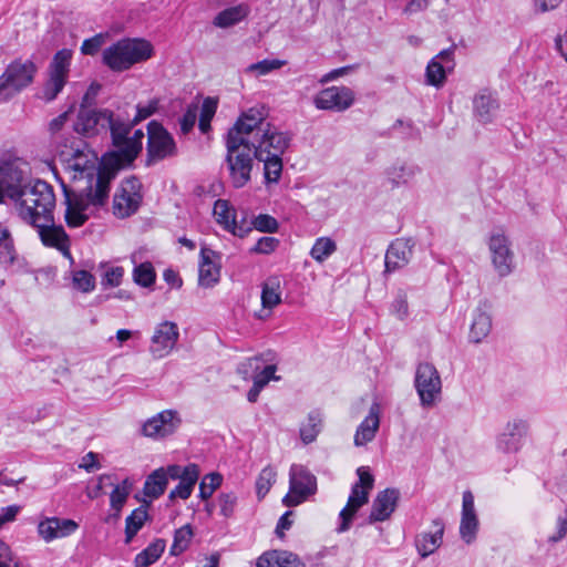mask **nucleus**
<instances>
[{
  "label": "nucleus",
  "mask_w": 567,
  "mask_h": 567,
  "mask_svg": "<svg viewBox=\"0 0 567 567\" xmlns=\"http://www.w3.org/2000/svg\"><path fill=\"white\" fill-rule=\"evenodd\" d=\"M255 131L257 132V130L254 128L251 124H247L245 121H243V118L237 117L234 125L228 128L226 135L224 136L225 144H230L231 140H241L244 142L241 145L244 148H254L256 147L258 136L255 138V141H251L248 138V135Z\"/></svg>",
  "instance_id": "obj_32"
},
{
  "label": "nucleus",
  "mask_w": 567,
  "mask_h": 567,
  "mask_svg": "<svg viewBox=\"0 0 567 567\" xmlns=\"http://www.w3.org/2000/svg\"><path fill=\"white\" fill-rule=\"evenodd\" d=\"M104 42V38L102 33H97L89 39H85L81 45V52L84 55H94L96 54L102 44Z\"/></svg>",
  "instance_id": "obj_63"
},
{
  "label": "nucleus",
  "mask_w": 567,
  "mask_h": 567,
  "mask_svg": "<svg viewBox=\"0 0 567 567\" xmlns=\"http://www.w3.org/2000/svg\"><path fill=\"white\" fill-rule=\"evenodd\" d=\"M258 161L264 163L265 183H278L282 173V156L278 154H261Z\"/></svg>",
  "instance_id": "obj_38"
},
{
  "label": "nucleus",
  "mask_w": 567,
  "mask_h": 567,
  "mask_svg": "<svg viewBox=\"0 0 567 567\" xmlns=\"http://www.w3.org/2000/svg\"><path fill=\"white\" fill-rule=\"evenodd\" d=\"M14 199L20 205V215L23 220L43 233L60 231L65 235L62 225H55L53 210L55 195L53 187L43 179H34L24 185L20 192H14Z\"/></svg>",
  "instance_id": "obj_1"
},
{
  "label": "nucleus",
  "mask_w": 567,
  "mask_h": 567,
  "mask_svg": "<svg viewBox=\"0 0 567 567\" xmlns=\"http://www.w3.org/2000/svg\"><path fill=\"white\" fill-rule=\"evenodd\" d=\"M414 246L415 241L412 238L393 240L385 251L383 275L386 276L404 268L413 256Z\"/></svg>",
  "instance_id": "obj_12"
},
{
  "label": "nucleus",
  "mask_w": 567,
  "mask_h": 567,
  "mask_svg": "<svg viewBox=\"0 0 567 567\" xmlns=\"http://www.w3.org/2000/svg\"><path fill=\"white\" fill-rule=\"evenodd\" d=\"M66 82L68 81L61 78L49 75V79L45 81L42 89V93L39 97L47 103L54 101L58 97V95L62 92Z\"/></svg>",
  "instance_id": "obj_47"
},
{
  "label": "nucleus",
  "mask_w": 567,
  "mask_h": 567,
  "mask_svg": "<svg viewBox=\"0 0 567 567\" xmlns=\"http://www.w3.org/2000/svg\"><path fill=\"white\" fill-rule=\"evenodd\" d=\"M528 430L529 425L523 419L507 422L504 431L496 437V449L505 454L517 453L523 446Z\"/></svg>",
  "instance_id": "obj_14"
},
{
  "label": "nucleus",
  "mask_w": 567,
  "mask_h": 567,
  "mask_svg": "<svg viewBox=\"0 0 567 567\" xmlns=\"http://www.w3.org/2000/svg\"><path fill=\"white\" fill-rule=\"evenodd\" d=\"M218 107V99L207 96L204 99L200 114H199V123L198 128L202 133H208L212 130L210 122L217 111Z\"/></svg>",
  "instance_id": "obj_44"
},
{
  "label": "nucleus",
  "mask_w": 567,
  "mask_h": 567,
  "mask_svg": "<svg viewBox=\"0 0 567 567\" xmlns=\"http://www.w3.org/2000/svg\"><path fill=\"white\" fill-rule=\"evenodd\" d=\"M115 178L116 175L99 162L94 188L92 183H89V185L81 192H74L64 183V181H61V188L66 208H69L70 203L72 209L85 213L90 206H105L109 202L111 184Z\"/></svg>",
  "instance_id": "obj_2"
},
{
  "label": "nucleus",
  "mask_w": 567,
  "mask_h": 567,
  "mask_svg": "<svg viewBox=\"0 0 567 567\" xmlns=\"http://www.w3.org/2000/svg\"><path fill=\"white\" fill-rule=\"evenodd\" d=\"M492 254V262L501 277H506L514 269V254L511 243L504 234L492 235L488 241Z\"/></svg>",
  "instance_id": "obj_13"
},
{
  "label": "nucleus",
  "mask_w": 567,
  "mask_h": 567,
  "mask_svg": "<svg viewBox=\"0 0 567 567\" xmlns=\"http://www.w3.org/2000/svg\"><path fill=\"white\" fill-rule=\"evenodd\" d=\"M89 218L90 217L87 214L72 209V206L69 203V208L65 209L64 219L70 228L82 227L89 220Z\"/></svg>",
  "instance_id": "obj_62"
},
{
  "label": "nucleus",
  "mask_w": 567,
  "mask_h": 567,
  "mask_svg": "<svg viewBox=\"0 0 567 567\" xmlns=\"http://www.w3.org/2000/svg\"><path fill=\"white\" fill-rule=\"evenodd\" d=\"M221 483L223 475L218 472H213L205 475L199 484L198 497H200L204 501H207L213 495V493L221 485Z\"/></svg>",
  "instance_id": "obj_49"
},
{
  "label": "nucleus",
  "mask_w": 567,
  "mask_h": 567,
  "mask_svg": "<svg viewBox=\"0 0 567 567\" xmlns=\"http://www.w3.org/2000/svg\"><path fill=\"white\" fill-rule=\"evenodd\" d=\"M285 64V61L278 59H264L249 66V70L257 71L260 75L268 74L274 70L280 69Z\"/></svg>",
  "instance_id": "obj_60"
},
{
  "label": "nucleus",
  "mask_w": 567,
  "mask_h": 567,
  "mask_svg": "<svg viewBox=\"0 0 567 567\" xmlns=\"http://www.w3.org/2000/svg\"><path fill=\"white\" fill-rule=\"evenodd\" d=\"M24 172L19 167L16 161H3L0 163V185L4 190L6 197L14 199V192H20L24 187Z\"/></svg>",
  "instance_id": "obj_23"
},
{
  "label": "nucleus",
  "mask_w": 567,
  "mask_h": 567,
  "mask_svg": "<svg viewBox=\"0 0 567 567\" xmlns=\"http://www.w3.org/2000/svg\"><path fill=\"white\" fill-rule=\"evenodd\" d=\"M181 423L175 410H164L143 424L142 433L148 437L163 439L174 434Z\"/></svg>",
  "instance_id": "obj_16"
},
{
  "label": "nucleus",
  "mask_w": 567,
  "mask_h": 567,
  "mask_svg": "<svg viewBox=\"0 0 567 567\" xmlns=\"http://www.w3.org/2000/svg\"><path fill=\"white\" fill-rule=\"evenodd\" d=\"M154 54L152 43L143 38H124L104 49L102 62L113 72L130 70Z\"/></svg>",
  "instance_id": "obj_3"
},
{
  "label": "nucleus",
  "mask_w": 567,
  "mask_h": 567,
  "mask_svg": "<svg viewBox=\"0 0 567 567\" xmlns=\"http://www.w3.org/2000/svg\"><path fill=\"white\" fill-rule=\"evenodd\" d=\"M178 336L177 324L172 321H164L156 328L152 337L151 351L159 358L167 354L177 342Z\"/></svg>",
  "instance_id": "obj_22"
},
{
  "label": "nucleus",
  "mask_w": 567,
  "mask_h": 567,
  "mask_svg": "<svg viewBox=\"0 0 567 567\" xmlns=\"http://www.w3.org/2000/svg\"><path fill=\"white\" fill-rule=\"evenodd\" d=\"M112 110L91 109L79 110L73 130L79 135L92 138L107 131V121L111 120Z\"/></svg>",
  "instance_id": "obj_11"
},
{
  "label": "nucleus",
  "mask_w": 567,
  "mask_h": 567,
  "mask_svg": "<svg viewBox=\"0 0 567 567\" xmlns=\"http://www.w3.org/2000/svg\"><path fill=\"white\" fill-rule=\"evenodd\" d=\"M416 172H419V168L413 165H393L386 169V176L392 188H396L408 185V183L415 176Z\"/></svg>",
  "instance_id": "obj_37"
},
{
  "label": "nucleus",
  "mask_w": 567,
  "mask_h": 567,
  "mask_svg": "<svg viewBox=\"0 0 567 567\" xmlns=\"http://www.w3.org/2000/svg\"><path fill=\"white\" fill-rule=\"evenodd\" d=\"M243 144L241 140H231L230 144H225V163L231 185L237 189L245 187L250 182L254 159H260L261 154L266 152V150L262 151L260 145H256L254 148H244Z\"/></svg>",
  "instance_id": "obj_4"
},
{
  "label": "nucleus",
  "mask_w": 567,
  "mask_h": 567,
  "mask_svg": "<svg viewBox=\"0 0 567 567\" xmlns=\"http://www.w3.org/2000/svg\"><path fill=\"white\" fill-rule=\"evenodd\" d=\"M492 318L480 307L475 310L474 318L470 328L468 339L473 343L482 342L491 332Z\"/></svg>",
  "instance_id": "obj_30"
},
{
  "label": "nucleus",
  "mask_w": 567,
  "mask_h": 567,
  "mask_svg": "<svg viewBox=\"0 0 567 567\" xmlns=\"http://www.w3.org/2000/svg\"><path fill=\"white\" fill-rule=\"evenodd\" d=\"M147 143L145 166L150 167L165 158L178 154L176 142L173 135L159 121L152 120L146 125Z\"/></svg>",
  "instance_id": "obj_7"
},
{
  "label": "nucleus",
  "mask_w": 567,
  "mask_h": 567,
  "mask_svg": "<svg viewBox=\"0 0 567 567\" xmlns=\"http://www.w3.org/2000/svg\"><path fill=\"white\" fill-rule=\"evenodd\" d=\"M414 386L423 408L432 406L436 396L441 394L442 381L439 371L430 362L417 364L414 377Z\"/></svg>",
  "instance_id": "obj_9"
},
{
  "label": "nucleus",
  "mask_w": 567,
  "mask_h": 567,
  "mask_svg": "<svg viewBox=\"0 0 567 567\" xmlns=\"http://www.w3.org/2000/svg\"><path fill=\"white\" fill-rule=\"evenodd\" d=\"M293 134L289 131H278L272 123H267L264 133L257 138V144L266 150L265 154H278L282 156L289 148Z\"/></svg>",
  "instance_id": "obj_17"
},
{
  "label": "nucleus",
  "mask_w": 567,
  "mask_h": 567,
  "mask_svg": "<svg viewBox=\"0 0 567 567\" xmlns=\"http://www.w3.org/2000/svg\"><path fill=\"white\" fill-rule=\"evenodd\" d=\"M151 519L152 517L148 512H144V509H133L125 519L124 544H131L137 533L143 528L145 522Z\"/></svg>",
  "instance_id": "obj_35"
},
{
  "label": "nucleus",
  "mask_w": 567,
  "mask_h": 567,
  "mask_svg": "<svg viewBox=\"0 0 567 567\" xmlns=\"http://www.w3.org/2000/svg\"><path fill=\"white\" fill-rule=\"evenodd\" d=\"M102 85L99 82H92L84 95L82 96L79 110H91L96 104V96Z\"/></svg>",
  "instance_id": "obj_58"
},
{
  "label": "nucleus",
  "mask_w": 567,
  "mask_h": 567,
  "mask_svg": "<svg viewBox=\"0 0 567 567\" xmlns=\"http://www.w3.org/2000/svg\"><path fill=\"white\" fill-rule=\"evenodd\" d=\"M198 284L205 288L214 287L220 279V264L213 258L220 259L221 255L210 248L203 247L199 254Z\"/></svg>",
  "instance_id": "obj_19"
},
{
  "label": "nucleus",
  "mask_w": 567,
  "mask_h": 567,
  "mask_svg": "<svg viewBox=\"0 0 567 567\" xmlns=\"http://www.w3.org/2000/svg\"><path fill=\"white\" fill-rule=\"evenodd\" d=\"M337 250V244L329 237L317 238L311 250L310 256L318 262H323Z\"/></svg>",
  "instance_id": "obj_46"
},
{
  "label": "nucleus",
  "mask_w": 567,
  "mask_h": 567,
  "mask_svg": "<svg viewBox=\"0 0 567 567\" xmlns=\"http://www.w3.org/2000/svg\"><path fill=\"white\" fill-rule=\"evenodd\" d=\"M400 496L401 493L399 488L395 487H388L380 491L372 502L365 524L372 525L389 519L399 505Z\"/></svg>",
  "instance_id": "obj_15"
},
{
  "label": "nucleus",
  "mask_w": 567,
  "mask_h": 567,
  "mask_svg": "<svg viewBox=\"0 0 567 567\" xmlns=\"http://www.w3.org/2000/svg\"><path fill=\"white\" fill-rule=\"evenodd\" d=\"M99 162L100 158H97L96 153L92 152V158L81 157L80 161L70 163L69 167L80 174L86 173L89 183H92L94 178L96 179Z\"/></svg>",
  "instance_id": "obj_45"
},
{
  "label": "nucleus",
  "mask_w": 567,
  "mask_h": 567,
  "mask_svg": "<svg viewBox=\"0 0 567 567\" xmlns=\"http://www.w3.org/2000/svg\"><path fill=\"white\" fill-rule=\"evenodd\" d=\"M197 117V106L189 105L185 113L179 118V126L182 134L186 135L192 132Z\"/></svg>",
  "instance_id": "obj_61"
},
{
  "label": "nucleus",
  "mask_w": 567,
  "mask_h": 567,
  "mask_svg": "<svg viewBox=\"0 0 567 567\" xmlns=\"http://www.w3.org/2000/svg\"><path fill=\"white\" fill-rule=\"evenodd\" d=\"M73 284L82 292L87 293L95 289V277L87 270H78L73 274Z\"/></svg>",
  "instance_id": "obj_51"
},
{
  "label": "nucleus",
  "mask_w": 567,
  "mask_h": 567,
  "mask_svg": "<svg viewBox=\"0 0 567 567\" xmlns=\"http://www.w3.org/2000/svg\"><path fill=\"white\" fill-rule=\"evenodd\" d=\"M322 416L319 410H312L308 413L307 423L299 429L300 439L305 444L316 441L321 432Z\"/></svg>",
  "instance_id": "obj_36"
},
{
  "label": "nucleus",
  "mask_w": 567,
  "mask_h": 567,
  "mask_svg": "<svg viewBox=\"0 0 567 567\" xmlns=\"http://www.w3.org/2000/svg\"><path fill=\"white\" fill-rule=\"evenodd\" d=\"M498 109V99L487 89L481 90L473 99L474 116L482 124L492 123Z\"/></svg>",
  "instance_id": "obj_24"
},
{
  "label": "nucleus",
  "mask_w": 567,
  "mask_h": 567,
  "mask_svg": "<svg viewBox=\"0 0 567 567\" xmlns=\"http://www.w3.org/2000/svg\"><path fill=\"white\" fill-rule=\"evenodd\" d=\"M133 281L143 288L154 286L156 281V271L151 261H144L136 265L133 269Z\"/></svg>",
  "instance_id": "obj_43"
},
{
  "label": "nucleus",
  "mask_w": 567,
  "mask_h": 567,
  "mask_svg": "<svg viewBox=\"0 0 567 567\" xmlns=\"http://www.w3.org/2000/svg\"><path fill=\"white\" fill-rule=\"evenodd\" d=\"M355 101L352 89L344 85H332L320 90L313 97V105L318 110L344 112Z\"/></svg>",
  "instance_id": "obj_10"
},
{
  "label": "nucleus",
  "mask_w": 567,
  "mask_h": 567,
  "mask_svg": "<svg viewBox=\"0 0 567 567\" xmlns=\"http://www.w3.org/2000/svg\"><path fill=\"white\" fill-rule=\"evenodd\" d=\"M230 225L229 233L239 238H245L254 229L251 221H247L246 215H244L239 221L237 220L235 209H233V221Z\"/></svg>",
  "instance_id": "obj_55"
},
{
  "label": "nucleus",
  "mask_w": 567,
  "mask_h": 567,
  "mask_svg": "<svg viewBox=\"0 0 567 567\" xmlns=\"http://www.w3.org/2000/svg\"><path fill=\"white\" fill-rule=\"evenodd\" d=\"M279 244V239L265 236L257 240L256 245L250 248V252L269 255L278 248Z\"/></svg>",
  "instance_id": "obj_56"
},
{
  "label": "nucleus",
  "mask_w": 567,
  "mask_h": 567,
  "mask_svg": "<svg viewBox=\"0 0 567 567\" xmlns=\"http://www.w3.org/2000/svg\"><path fill=\"white\" fill-rule=\"evenodd\" d=\"M194 530L190 524H186L174 530L173 544L169 548L171 556H179L186 551L190 545Z\"/></svg>",
  "instance_id": "obj_39"
},
{
  "label": "nucleus",
  "mask_w": 567,
  "mask_h": 567,
  "mask_svg": "<svg viewBox=\"0 0 567 567\" xmlns=\"http://www.w3.org/2000/svg\"><path fill=\"white\" fill-rule=\"evenodd\" d=\"M268 116V110L265 105L254 106L239 114V118H243L245 123L251 124L257 130L256 137L264 133L267 127L266 117Z\"/></svg>",
  "instance_id": "obj_40"
},
{
  "label": "nucleus",
  "mask_w": 567,
  "mask_h": 567,
  "mask_svg": "<svg viewBox=\"0 0 567 567\" xmlns=\"http://www.w3.org/2000/svg\"><path fill=\"white\" fill-rule=\"evenodd\" d=\"M233 209L229 208L228 202L217 199L215 203V213L217 214V223L223 225L224 229L230 231V223L233 221Z\"/></svg>",
  "instance_id": "obj_52"
},
{
  "label": "nucleus",
  "mask_w": 567,
  "mask_h": 567,
  "mask_svg": "<svg viewBox=\"0 0 567 567\" xmlns=\"http://www.w3.org/2000/svg\"><path fill=\"white\" fill-rule=\"evenodd\" d=\"M51 523H54L59 538L70 536L79 528V524L71 518H60L52 516Z\"/></svg>",
  "instance_id": "obj_54"
},
{
  "label": "nucleus",
  "mask_w": 567,
  "mask_h": 567,
  "mask_svg": "<svg viewBox=\"0 0 567 567\" xmlns=\"http://www.w3.org/2000/svg\"><path fill=\"white\" fill-rule=\"evenodd\" d=\"M432 525L435 528L434 532L421 533L415 538V546L419 555L425 558L433 554L443 542V535L445 529L444 520L440 517L432 520Z\"/></svg>",
  "instance_id": "obj_25"
},
{
  "label": "nucleus",
  "mask_w": 567,
  "mask_h": 567,
  "mask_svg": "<svg viewBox=\"0 0 567 567\" xmlns=\"http://www.w3.org/2000/svg\"><path fill=\"white\" fill-rule=\"evenodd\" d=\"M107 131H110L113 150L123 147L127 136L132 132L125 118L122 115H115L113 111L111 120L107 121Z\"/></svg>",
  "instance_id": "obj_29"
},
{
  "label": "nucleus",
  "mask_w": 567,
  "mask_h": 567,
  "mask_svg": "<svg viewBox=\"0 0 567 567\" xmlns=\"http://www.w3.org/2000/svg\"><path fill=\"white\" fill-rule=\"evenodd\" d=\"M289 488L308 499L318 491L317 477L306 466L292 464L289 471Z\"/></svg>",
  "instance_id": "obj_21"
},
{
  "label": "nucleus",
  "mask_w": 567,
  "mask_h": 567,
  "mask_svg": "<svg viewBox=\"0 0 567 567\" xmlns=\"http://www.w3.org/2000/svg\"><path fill=\"white\" fill-rule=\"evenodd\" d=\"M380 426V417L378 405H372L370 409V413L365 416V419L359 424L355 435H354V445L363 446L367 443L371 442L379 430Z\"/></svg>",
  "instance_id": "obj_26"
},
{
  "label": "nucleus",
  "mask_w": 567,
  "mask_h": 567,
  "mask_svg": "<svg viewBox=\"0 0 567 567\" xmlns=\"http://www.w3.org/2000/svg\"><path fill=\"white\" fill-rule=\"evenodd\" d=\"M218 499L220 505V514L226 518L231 517L237 504V495L234 492L221 493Z\"/></svg>",
  "instance_id": "obj_57"
},
{
  "label": "nucleus",
  "mask_w": 567,
  "mask_h": 567,
  "mask_svg": "<svg viewBox=\"0 0 567 567\" xmlns=\"http://www.w3.org/2000/svg\"><path fill=\"white\" fill-rule=\"evenodd\" d=\"M276 481V472L270 466H266L259 473L256 480V495L261 501L270 491Z\"/></svg>",
  "instance_id": "obj_48"
},
{
  "label": "nucleus",
  "mask_w": 567,
  "mask_h": 567,
  "mask_svg": "<svg viewBox=\"0 0 567 567\" xmlns=\"http://www.w3.org/2000/svg\"><path fill=\"white\" fill-rule=\"evenodd\" d=\"M38 66L33 60L17 58L0 75V101H8L33 83Z\"/></svg>",
  "instance_id": "obj_5"
},
{
  "label": "nucleus",
  "mask_w": 567,
  "mask_h": 567,
  "mask_svg": "<svg viewBox=\"0 0 567 567\" xmlns=\"http://www.w3.org/2000/svg\"><path fill=\"white\" fill-rule=\"evenodd\" d=\"M357 475L359 480L353 485L370 493L374 486V476L370 472V468L367 466H360L357 468Z\"/></svg>",
  "instance_id": "obj_59"
},
{
  "label": "nucleus",
  "mask_w": 567,
  "mask_h": 567,
  "mask_svg": "<svg viewBox=\"0 0 567 567\" xmlns=\"http://www.w3.org/2000/svg\"><path fill=\"white\" fill-rule=\"evenodd\" d=\"M143 130H135L131 136H127L123 147L104 152L100 162L116 176L124 169L134 168V163L143 151Z\"/></svg>",
  "instance_id": "obj_6"
},
{
  "label": "nucleus",
  "mask_w": 567,
  "mask_h": 567,
  "mask_svg": "<svg viewBox=\"0 0 567 567\" xmlns=\"http://www.w3.org/2000/svg\"><path fill=\"white\" fill-rule=\"evenodd\" d=\"M280 282L278 277L269 278L261 289V305L266 309H272L281 302Z\"/></svg>",
  "instance_id": "obj_42"
},
{
  "label": "nucleus",
  "mask_w": 567,
  "mask_h": 567,
  "mask_svg": "<svg viewBox=\"0 0 567 567\" xmlns=\"http://www.w3.org/2000/svg\"><path fill=\"white\" fill-rule=\"evenodd\" d=\"M166 548V540L164 538H155L134 558L135 567H148L156 563L163 555Z\"/></svg>",
  "instance_id": "obj_31"
},
{
  "label": "nucleus",
  "mask_w": 567,
  "mask_h": 567,
  "mask_svg": "<svg viewBox=\"0 0 567 567\" xmlns=\"http://www.w3.org/2000/svg\"><path fill=\"white\" fill-rule=\"evenodd\" d=\"M369 493L354 485L351 487V493L348 498L347 505L339 513V525L336 528L337 533H344L351 528L352 522L358 511L368 504Z\"/></svg>",
  "instance_id": "obj_20"
},
{
  "label": "nucleus",
  "mask_w": 567,
  "mask_h": 567,
  "mask_svg": "<svg viewBox=\"0 0 567 567\" xmlns=\"http://www.w3.org/2000/svg\"><path fill=\"white\" fill-rule=\"evenodd\" d=\"M251 225L254 226V229H257L261 233L274 234L279 229L278 220L268 214H259L255 216L251 220Z\"/></svg>",
  "instance_id": "obj_50"
},
{
  "label": "nucleus",
  "mask_w": 567,
  "mask_h": 567,
  "mask_svg": "<svg viewBox=\"0 0 567 567\" xmlns=\"http://www.w3.org/2000/svg\"><path fill=\"white\" fill-rule=\"evenodd\" d=\"M167 485L168 480L164 467H158L146 476L143 495L151 499H157L165 493Z\"/></svg>",
  "instance_id": "obj_28"
},
{
  "label": "nucleus",
  "mask_w": 567,
  "mask_h": 567,
  "mask_svg": "<svg viewBox=\"0 0 567 567\" xmlns=\"http://www.w3.org/2000/svg\"><path fill=\"white\" fill-rule=\"evenodd\" d=\"M143 184L136 175L125 177L113 197V214L120 219L135 215L143 204Z\"/></svg>",
  "instance_id": "obj_8"
},
{
  "label": "nucleus",
  "mask_w": 567,
  "mask_h": 567,
  "mask_svg": "<svg viewBox=\"0 0 567 567\" xmlns=\"http://www.w3.org/2000/svg\"><path fill=\"white\" fill-rule=\"evenodd\" d=\"M249 12L250 9L246 3H239L218 12L213 20V24L221 29L230 28L245 20Z\"/></svg>",
  "instance_id": "obj_27"
},
{
  "label": "nucleus",
  "mask_w": 567,
  "mask_h": 567,
  "mask_svg": "<svg viewBox=\"0 0 567 567\" xmlns=\"http://www.w3.org/2000/svg\"><path fill=\"white\" fill-rule=\"evenodd\" d=\"M17 257L13 237L10 230L0 224V267L8 268L13 265Z\"/></svg>",
  "instance_id": "obj_33"
},
{
  "label": "nucleus",
  "mask_w": 567,
  "mask_h": 567,
  "mask_svg": "<svg viewBox=\"0 0 567 567\" xmlns=\"http://www.w3.org/2000/svg\"><path fill=\"white\" fill-rule=\"evenodd\" d=\"M124 276V268L121 266H115L109 268L101 279V286L104 289H107L110 287H118L123 280Z\"/></svg>",
  "instance_id": "obj_53"
},
{
  "label": "nucleus",
  "mask_w": 567,
  "mask_h": 567,
  "mask_svg": "<svg viewBox=\"0 0 567 567\" xmlns=\"http://www.w3.org/2000/svg\"><path fill=\"white\" fill-rule=\"evenodd\" d=\"M478 518L474 506V495L471 491L463 493L460 536L467 544H472L477 536Z\"/></svg>",
  "instance_id": "obj_18"
},
{
  "label": "nucleus",
  "mask_w": 567,
  "mask_h": 567,
  "mask_svg": "<svg viewBox=\"0 0 567 567\" xmlns=\"http://www.w3.org/2000/svg\"><path fill=\"white\" fill-rule=\"evenodd\" d=\"M199 477V466L195 463H189L182 471L181 482L188 485L190 489H194L195 484Z\"/></svg>",
  "instance_id": "obj_64"
},
{
  "label": "nucleus",
  "mask_w": 567,
  "mask_h": 567,
  "mask_svg": "<svg viewBox=\"0 0 567 567\" xmlns=\"http://www.w3.org/2000/svg\"><path fill=\"white\" fill-rule=\"evenodd\" d=\"M72 54V50L65 48L56 51L49 64V75L68 81Z\"/></svg>",
  "instance_id": "obj_34"
},
{
  "label": "nucleus",
  "mask_w": 567,
  "mask_h": 567,
  "mask_svg": "<svg viewBox=\"0 0 567 567\" xmlns=\"http://www.w3.org/2000/svg\"><path fill=\"white\" fill-rule=\"evenodd\" d=\"M450 71L442 62L436 61V58H432L426 65L425 70V82L427 85L436 89L442 87L446 82V74Z\"/></svg>",
  "instance_id": "obj_41"
}]
</instances>
